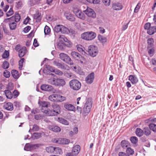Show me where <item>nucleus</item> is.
I'll return each mask as SVG.
<instances>
[{
  "instance_id": "1",
  "label": "nucleus",
  "mask_w": 156,
  "mask_h": 156,
  "mask_svg": "<svg viewBox=\"0 0 156 156\" xmlns=\"http://www.w3.org/2000/svg\"><path fill=\"white\" fill-rule=\"evenodd\" d=\"M95 33L92 31H89L83 33L81 37L82 38L87 41H91L94 39L96 37Z\"/></svg>"
},
{
  "instance_id": "2",
  "label": "nucleus",
  "mask_w": 156,
  "mask_h": 156,
  "mask_svg": "<svg viewBox=\"0 0 156 156\" xmlns=\"http://www.w3.org/2000/svg\"><path fill=\"white\" fill-rule=\"evenodd\" d=\"M54 30L55 33H58L60 32L63 34H67L69 32V29L65 26L60 25H57L55 26ZM56 36V34L55 33Z\"/></svg>"
},
{
  "instance_id": "3",
  "label": "nucleus",
  "mask_w": 156,
  "mask_h": 156,
  "mask_svg": "<svg viewBox=\"0 0 156 156\" xmlns=\"http://www.w3.org/2000/svg\"><path fill=\"white\" fill-rule=\"evenodd\" d=\"M69 86L71 89L74 90H77L80 89L81 84L77 80L74 79L69 82Z\"/></svg>"
},
{
  "instance_id": "4",
  "label": "nucleus",
  "mask_w": 156,
  "mask_h": 156,
  "mask_svg": "<svg viewBox=\"0 0 156 156\" xmlns=\"http://www.w3.org/2000/svg\"><path fill=\"white\" fill-rule=\"evenodd\" d=\"M88 51L89 55L93 57L96 56L98 52L97 47L93 45H90L88 47Z\"/></svg>"
},
{
  "instance_id": "5",
  "label": "nucleus",
  "mask_w": 156,
  "mask_h": 156,
  "mask_svg": "<svg viewBox=\"0 0 156 156\" xmlns=\"http://www.w3.org/2000/svg\"><path fill=\"white\" fill-rule=\"evenodd\" d=\"M92 107V102L91 101H87L85 104L83 109L82 114L84 116H86L89 113Z\"/></svg>"
},
{
  "instance_id": "6",
  "label": "nucleus",
  "mask_w": 156,
  "mask_h": 156,
  "mask_svg": "<svg viewBox=\"0 0 156 156\" xmlns=\"http://www.w3.org/2000/svg\"><path fill=\"white\" fill-rule=\"evenodd\" d=\"M72 56L75 60L78 61L81 63L83 64L85 59L77 52L72 51L71 53Z\"/></svg>"
},
{
  "instance_id": "7",
  "label": "nucleus",
  "mask_w": 156,
  "mask_h": 156,
  "mask_svg": "<svg viewBox=\"0 0 156 156\" xmlns=\"http://www.w3.org/2000/svg\"><path fill=\"white\" fill-rule=\"evenodd\" d=\"M60 58L63 61L70 65L73 64V62L68 55L64 53H61L59 55Z\"/></svg>"
},
{
  "instance_id": "8",
  "label": "nucleus",
  "mask_w": 156,
  "mask_h": 156,
  "mask_svg": "<svg viewBox=\"0 0 156 156\" xmlns=\"http://www.w3.org/2000/svg\"><path fill=\"white\" fill-rule=\"evenodd\" d=\"M53 64L57 66L58 68L61 69L69 70L70 69L69 67L67 65L64 63L62 64L59 62L58 61L55 60L53 62Z\"/></svg>"
},
{
  "instance_id": "9",
  "label": "nucleus",
  "mask_w": 156,
  "mask_h": 156,
  "mask_svg": "<svg viewBox=\"0 0 156 156\" xmlns=\"http://www.w3.org/2000/svg\"><path fill=\"white\" fill-rule=\"evenodd\" d=\"M85 6L87 7V9L85 10H83V11L88 16L92 18H95L96 15L94 11L88 7L87 6Z\"/></svg>"
},
{
  "instance_id": "10",
  "label": "nucleus",
  "mask_w": 156,
  "mask_h": 156,
  "mask_svg": "<svg viewBox=\"0 0 156 156\" xmlns=\"http://www.w3.org/2000/svg\"><path fill=\"white\" fill-rule=\"evenodd\" d=\"M53 142L58 143L59 144H66L69 143L70 140L66 138H59L58 139H55L53 141Z\"/></svg>"
},
{
  "instance_id": "11",
  "label": "nucleus",
  "mask_w": 156,
  "mask_h": 156,
  "mask_svg": "<svg viewBox=\"0 0 156 156\" xmlns=\"http://www.w3.org/2000/svg\"><path fill=\"white\" fill-rule=\"evenodd\" d=\"M94 73H91L88 75L85 79V81L87 84L92 83L94 79Z\"/></svg>"
},
{
  "instance_id": "12",
  "label": "nucleus",
  "mask_w": 156,
  "mask_h": 156,
  "mask_svg": "<svg viewBox=\"0 0 156 156\" xmlns=\"http://www.w3.org/2000/svg\"><path fill=\"white\" fill-rule=\"evenodd\" d=\"M80 151V146L79 145H76L73 147L72 152L68 154H72L73 156H75L79 153Z\"/></svg>"
},
{
  "instance_id": "13",
  "label": "nucleus",
  "mask_w": 156,
  "mask_h": 156,
  "mask_svg": "<svg viewBox=\"0 0 156 156\" xmlns=\"http://www.w3.org/2000/svg\"><path fill=\"white\" fill-rule=\"evenodd\" d=\"M41 111L48 116H53L57 115L56 113H55L54 112V111L52 110H44L43 108H42Z\"/></svg>"
},
{
  "instance_id": "14",
  "label": "nucleus",
  "mask_w": 156,
  "mask_h": 156,
  "mask_svg": "<svg viewBox=\"0 0 156 156\" xmlns=\"http://www.w3.org/2000/svg\"><path fill=\"white\" fill-rule=\"evenodd\" d=\"M41 89L43 90L49 91L52 90L53 88L51 85L47 84H43L41 86Z\"/></svg>"
},
{
  "instance_id": "15",
  "label": "nucleus",
  "mask_w": 156,
  "mask_h": 156,
  "mask_svg": "<svg viewBox=\"0 0 156 156\" xmlns=\"http://www.w3.org/2000/svg\"><path fill=\"white\" fill-rule=\"evenodd\" d=\"M55 102H62L66 100V98L60 95L54 94Z\"/></svg>"
},
{
  "instance_id": "16",
  "label": "nucleus",
  "mask_w": 156,
  "mask_h": 156,
  "mask_svg": "<svg viewBox=\"0 0 156 156\" xmlns=\"http://www.w3.org/2000/svg\"><path fill=\"white\" fill-rule=\"evenodd\" d=\"M39 104L40 105V106L41 107V110L42 108H43L44 110H47L48 107L50 105V103L47 101L39 102Z\"/></svg>"
},
{
  "instance_id": "17",
  "label": "nucleus",
  "mask_w": 156,
  "mask_h": 156,
  "mask_svg": "<svg viewBox=\"0 0 156 156\" xmlns=\"http://www.w3.org/2000/svg\"><path fill=\"white\" fill-rule=\"evenodd\" d=\"M112 8L114 10H119L122 9L123 6L120 3L117 2L112 4Z\"/></svg>"
},
{
  "instance_id": "18",
  "label": "nucleus",
  "mask_w": 156,
  "mask_h": 156,
  "mask_svg": "<svg viewBox=\"0 0 156 156\" xmlns=\"http://www.w3.org/2000/svg\"><path fill=\"white\" fill-rule=\"evenodd\" d=\"M48 128L50 130L54 132H58L61 131L60 128L57 126H49Z\"/></svg>"
},
{
  "instance_id": "19",
  "label": "nucleus",
  "mask_w": 156,
  "mask_h": 156,
  "mask_svg": "<svg viewBox=\"0 0 156 156\" xmlns=\"http://www.w3.org/2000/svg\"><path fill=\"white\" fill-rule=\"evenodd\" d=\"M65 15L66 19L68 20L71 21H75V18L74 16L70 13L65 12Z\"/></svg>"
},
{
  "instance_id": "20",
  "label": "nucleus",
  "mask_w": 156,
  "mask_h": 156,
  "mask_svg": "<svg viewBox=\"0 0 156 156\" xmlns=\"http://www.w3.org/2000/svg\"><path fill=\"white\" fill-rule=\"evenodd\" d=\"M54 112L57 115L60 113V106L57 104H54L52 106Z\"/></svg>"
},
{
  "instance_id": "21",
  "label": "nucleus",
  "mask_w": 156,
  "mask_h": 156,
  "mask_svg": "<svg viewBox=\"0 0 156 156\" xmlns=\"http://www.w3.org/2000/svg\"><path fill=\"white\" fill-rule=\"evenodd\" d=\"M129 79L133 84H135L138 82V80L135 75H130L129 76Z\"/></svg>"
},
{
  "instance_id": "22",
  "label": "nucleus",
  "mask_w": 156,
  "mask_h": 156,
  "mask_svg": "<svg viewBox=\"0 0 156 156\" xmlns=\"http://www.w3.org/2000/svg\"><path fill=\"white\" fill-rule=\"evenodd\" d=\"M3 107L4 108L9 111H12L13 108V104L10 102H8L5 104Z\"/></svg>"
},
{
  "instance_id": "23",
  "label": "nucleus",
  "mask_w": 156,
  "mask_h": 156,
  "mask_svg": "<svg viewBox=\"0 0 156 156\" xmlns=\"http://www.w3.org/2000/svg\"><path fill=\"white\" fill-rule=\"evenodd\" d=\"M27 52V49L25 47H23L19 52V56L20 58L23 57L26 54Z\"/></svg>"
},
{
  "instance_id": "24",
  "label": "nucleus",
  "mask_w": 156,
  "mask_h": 156,
  "mask_svg": "<svg viewBox=\"0 0 156 156\" xmlns=\"http://www.w3.org/2000/svg\"><path fill=\"white\" fill-rule=\"evenodd\" d=\"M64 107L66 109L69 111H73L75 109V108L73 105L67 103L65 104Z\"/></svg>"
},
{
  "instance_id": "25",
  "label": "nucleus",
  "mask_w": 156,
  "mask_h": 156,
  "mask_svg": "<svg viewBox=\"0 0 156 156\" xmlns=\"http://www.w3.org/2000/svg\"><path fill=\"white\" fill-rule=\"evenodd\" d=\"M59 41L60 42L65 44V42H68L69 40L64 35H59L58 36Z\"/></svg>"
},
{
  "instance_id": "26",
  "label": "nucleus",
  "mask_w": 156,
  "mask_h": 156,
  "mask_svg": "<svg viewBox=\"0 0 156 156\" xmlns=\"http://www.w3.org/2000/svg\"><path fill=\"white\" fill-rule=\"evenodd\" d=\"M156 32V26H153L151 27L147 31V32L148 34L151 35Z\"/></svg>"
},
{
  "instance_id": "27",
  "label": "nucleus",
  "mask_w": 156,
  "mask_h": 156,
  "mask_svg": "<svg viewBox=\"0 0 156 156\" xmlns=\"http://www.w3.org/2000/svg\"><path fill=\"white\" fill-rule=\"evenodd\" d=\"M12 76L13 78L17 79L20 77V74L16 70H13L11 71Z\"/></svg>"
},
{
  "instance_id": "28",
  "label": "nucleus",
  "mask_w": 156,
  "mask_h": 156,
  "mask_svg": "<svg viewBox=\"0 0 156 156\" xmlns=\"http://www.w3.org/2000/svg\"><path fill=\"white\" fill-rule=\"evenodd\" d=\"M58 78H52L48 80V82L50 84L56 86Z\"/></svg>"
},
{
  "instance_id": "29",
  "label": "nucleus",
  "mask_w": 156,
  "mask_h": 156,
  "mask_svg": "<svg viewBox=\"0 0 156 156\" xmlns=\"http://www.w3.org/2000/svg\"><path fill=\"white\" fill-rule=\"evenodd\" d=\"M65 80L62 79H58L56 86H63L65 84Z\"/></svg>"
},
{
  "instance_id": "30",
  "label": "nucleus",
  "mask_w": 156,
  "mask_h": 156,
  "mask_svg": "<svg viewBox=\"0 0 156 156\" xmlns=\"http://www.w3.org/2000/svg\"><path fill=\"white\" fill-rule=\"evenodd\" d=\"M9 26L10 29L11 30H15L17 26V24L16 22H10L9 23Z\"/></svg>"
},
{
  "instance_id": "31",
  "label": "nucleus",
  "mask_w": 156,
  "mask_h": 156,
  "mask_svg": "<svg viewBox=\"0 0 156 156\" xmlns=\"http://www.w3.org/2000/svg\"><path fill=\"white\" fill-rule=\"evenodd\" d=\"M39 129V127L36 124H34L32 126H30V130L29 132L30 131H37Z\"/></svg>"
},
{
  "instance_id": "32",
  "label": "nucleus",
  "mask_w": 156,
  "mask_h": 156,
  "mask_svg": "<svg viewBox=\"0 0 156 156\" xmlns=\"http://www.w3.org/2000/svg\"><path fill=\"white\" fill-rule=\"evenodd\" d=\"M76 48L78 51L82 53V54L84 55L85 52L84 51L85 48L82 45L79 44L76 46Z\"/></svg>"
},
{
  "instance_id": "33",
  "label": "nucleus",
  "mask_w": 156,
  "mask_h": 156,
  "mask_svg": "<svg viewBox=\"0 0 156 156\" xmlns=\"http://www.w3.org/2000/svg\"><path fill=\"white\" fill-rule=\"evenodd\" d=\"M7 98L8 99H11L12 98L13 94L10 90H5L4 91Z\"/></svg>"
},
{
  "instance_id": "34",
  "label": "nucleus",
  "mask_w": 156,
  "mask_h": 156,
  "mask_svg": "<svg viewBox=\"0 0 156 156\" xmlns=\"http://www.w3.org/2000/svg\"><path fill=\"white\" fill-rule=\"evenodd\" d=\"M121 145L123 148H125L129 146V142L126 140H122L121 142Z\"/></svg>"
},
{
  "instance_id": "35",
  "label": "nucleus",
  "mask_w": 156,
  "mask_h": 156,
  "mask_svg": "<svg viewBox=\"0 0 156 156\" xmlns=\"http://www.w3.org/2000/svg\"><path fill=\"white\" fill-rule=\"evenodd\" d=\"M136 133L137 136L140 137L144 134V131L139 128H137L136 130Z\"/></svg>"
},
{
  "instance_id": "36",
  "label": "nucleus",
  "mask_w": 156,
  "mask_h": 156,
  "mask_svg": "<svg viewBox=\"0 0 156 156\" xmlns=\"http://www.w3.org/2000/svg\"><path fill=\"white\" fill-rule=\"evenodd\" d=\"M41 136V134L40 133H34L32 135V138L34 139H37Z\"/></svg>"
},
{
  "instance_id": "37",
  "label": "nucleus",
  "mask_w": 156,
  "mask_h": 156,
  "mask_svg": "<svg viewBox=\"0 0 156 156\" xmlns=\"http://www.w3.org/2000/svg\"><path fill=\"white\" fill-rule=\"evenodd\" d=\"M54 154H62L63 152L61 149L58 147H54Z\"/></svg>"
},
{
  "instance_id": "38",
  "label": "nucleus",
  "mask_w": 156,
  "mask_h": 156,
  "mask_svg": "<svg viewBox=\"0 0 156 156\" xmlns=\"http://www.w3.org/2000/svg\"><path fill=\"white\" fill-rule=\"evenodd\" d=\"M98 37V40L103 43H105L107 42V38L105 37L99 35Z\"/></svg>"
},
{
  "instance_id": "39",
  "label": "nucleus",
  "mask_w": 156,
  "mask_h": 156,
  "mask_svg": "<svg viewBox=\"0 0 156 156\" xmlns=\"http://www.w3.org/2000/svg\"><path fill=\"white\" fill-rule=\"evenodd\" d=\"M76 16L78 18L82 19L84 20L85 17L84 13L81 11H80L76 15Z\"/></svg>"
},
{
  "instance_id": "40",
  "label": "nucleus",
  "mask_w": 156,
  "mask_h": 156,
  "mask_svg": "<svg viewBox=\"0 0 156 156\" xmlns=\"http://www.w3.org/2000/svg\"><path fill=\"white\" fill-rule=\"evenodd\" d=\"M46 150L48 153L54 154V147L51 146L47 147L46 148Z\"/></svg>"
},
{
  "instance_id": "41",
  "label": "nucleus",
  "mask_w": 156,
  "mask_h": 156,
  "mask_svg": "<svg viewBox=\"0 0 156 156\" xmlns=\"http://www.w3.org/2000/svg\"><path fill=\"white\" fill-rule=\"evenodd\" d=\"M41 16L39 13L34 15V19L36 20V21L38 22L40 21L41 19Z\"/></svg>"
},
{
  "instance_id": "42",
  "label": "nucleus",
  "mask_w": 156,
  "mask_h": 156,
  "mask_svg": "<svg viewBox=\"0 0 156 156\" xmlns=\"http://www.w3.org/2000/svg\"><path fill=\"white\" fill-rule=\"evenodd\" d=\"M59 121L60 123L66 125L69 124V123L67 120L62 118L59 119Z\"/></svg>"
},
{
  "instance_id": "43",
  "label": "nucleus",
  "mask_w": 156,
  "mask_h": 156,
  "mask_svg": "<svg viewBox=\"0 0 156 156\" xmlns=\"http://www.w3.org/2000/svg\"><path fill=\"white\" fill-rule=\"evenodd\" d=\"M21 19V17L20 15L17 12H16L14 15V19L16 22H19Z\"/></svg>"
},
{
  "instance_id": "44",
  "label": "nucleus",
  "mask_w": 156,
  "mask_h": 156,
  "mask_svg": "<svg viewBox=\"0 0 156 156\" xmlns=\"http://www.w3.org/2000/svg\"><path fill=\"white\" fill-rule=\"evenodd\" d=\"M65 44L63 43L58 41L57 44V48L60 50H62L64 49Z\"/></svg>"
},
{
  "instance_id": "45",
  "label": "nucleus",
  "mask_w": 156,
  "mask_h": 156,
  "mask_svg": "<svg viewBox=\"0 0 156 156\" xmlns=\"http://www.w3.org/2000/svg\"><path fill=\"white\" fill-rule=\"evenodd\" d=\"M130 141L132 143L134 144H136L138 142L137 138L135 136H132L130 138Z\"/></svg>"
},
{
  "instance_id": "46",
  "label": "nucleus",
  "mask_w": 156,
  "mask_h": 156,
  "mask_svg": "<svg viewBox=\"0 0 156 156\" xmlns=\"http://www.w3.org/2000/svg\"><path fill=\"white\" fill-rule=\"evenodd\" d=\"M9 67V63L6 61H4L2 65V67L4 69H8Z\"/></svg>"
},
{
  "instance_id": "47",
  "label": "nucleus",
  "mask_w": 156,
  "mask_h": 156,
  "mask_svg": "<svg viewBox=\"0 0 156 156\" xmlns=\"http://www.w3.org/2000/svg\"><path fill=\"white\" fill-rule=\"evenodd\" d=\"M51 31L50 28L47 26H46L44 28V33L45 35H47L49 34V33Z\"/></svg>"
},
{
  "instance_id": "48",
  "label": "nucleus",
  "mask_w": 156,
  "mask_h": 156,
  "mask_svg": "<svg viewBox=\"0 0 156 156\" xmlns=\"http://www.w3.org/2000/svg\"><path fill=\"white\" fill-rule=\"evenodd\" d=\"M149 128L154 132H156V125L154 123H151L149 125Z\"/></svg>"
},
{
  "instance_id": "49",
  "label": "nucleus",
  "mask_w": 156,
  "mask_h": 156,
  "mask_svg": "<svg viewBox=\"0 0 156 156\" xmlns=\"http://www.w3.org/2000/svg\"><path fill=\"white\" fill-rule=\"evenodd\" d=\"M154 42L153 39L152 38H149L147 40V43L148 46L152 47L153 45Z\"/></svg>"
},
{
  "instance_id": "50",
  "label": "nucleus",
  "mask_w": 156,
  "mask_h": 156,
  "mask_svg": "<svg viewBox=\"0 0 156 156\" xmlns=\"http://www.w3.org/2000/svg\"><path fill=\"white\" fill-rule=\"evenodd\" d=\"M144 133L147 135H149L150 134L151 132L149 129L148 127H145L144 129Z\"/></svg>"
},
{
  "instance_id": "51",
  "label": "nucleus",
  "mask_w": 156,
  "mask_h": 156,
  "mask_svg": "<svg viewBox=\"0 0 156 156\" xmlns=\"http://www.w3.org/2000/svg\"><path fill=\"white\" fill-rule=\"evenodd\" d=\"M45 67L47 70L51 72H53L55 69L53 67L49 65H45Z\"/></svg>"
},
{
  "instance_id": "52",
  "label": "nucleus",
  "mask_w": 156,
  "mask_h": 156,
  "mask_svg": "<svg viewBox=\"0 0 156 156\" xmlns=\"http://www.w3.org/2000/svg\"><path fill=\"white\" fill-rule=\"evenodd\" d=\"M126 153L132 155L134 154L133 149L130 147H127L126 150Z\"/></svg>"
},
{
  "instance_id": "53",
  "label": "nucleus",
  "mask_w": 156,
  "mask_h": 156,
  "mask_svg": "<svg viewBox=\"0 0 156 156\" xmlns=\"http://www.w3.org/2000/svg\"><path fill=\"white\" fill-rule=\"evenodd\" d=\"M9 56V53L8 51L5 50L2 55V57L4 58H6Z\"/></svg>"
},
{
  "instance_id": "54",
  "label": "nucleus",
  "mask_w": 156,
  "mask_h": 156,
  "mask_svg": "<svg viewBox=\"0 0 156 156\" xmlns=\"http://www.w3.org/2000/svg\"><path fill=\"white\" fill-rule=\"evenodd\" d=\"M53 72H54L55 74L59 76H62L63 74V73L62 71L58 69H55Z\"/></svg>"
},
{
  "instance_id": "55",
  "label": "nucleus",
  "mask_w": 156,
  "mask_h": 156,
  "mask_svg": "<svg viewBox=\"0 0 156 156\" xmlns=\"http://www.w3.org/2000/svg\"><path fill=\"white\" fill-rule=\"evenodd\" d=\"M25 60L24 58H22L19 62V69L21 70L23 66V63Z\"/></svg>"
},
{
  "instance_id": "56",
  "label": "nucleus",
  "mask_w": 156,
  "mask_h": 156,
  "mask_svg": "<svg viewBox=\"0 0 156 156\" xmlns=\"http://www.w3.org/2000/svg\"><path fill=\"white\" fill-rule=\"evenodd\" d=\"M80 11V10L78 8L76 7H74L73 8V12L74 14H75L76 16Z\"/></svg>"
},
{
  "instance_id": "57",
  "label": "nucleus",
  "mask_w": 156,
  "mask_h": 156,
  "mask_svg": "<svg viewBox=\"0 0 156 156\" xmlns=\"http://www.w3.org/2000/svg\"><path fill=\"white\" fill-rule=\"evenodd\" d=\"M80 11V10L78 8L76 7H74L73 8V12L74 14H75L76 16Z\"/></svg>"
},
{
  "instance_id": "58",
  "label": "nucleus",
  "mask_w": 156,
  "mask_h": 156,
  "mask_svg": "<svg viewBox=\"0 0 156 156\" xmlns=\"http://www.w3.org/2000/svg\"><path fill=\"white\" fill-rule=\"evenodd\" d=\"M4 76L6 78H9L10 76V73L8 71L6 70L3 73Z\"/></svg>"
},
{
  "instance_id": "59",
  "label": "nucleus",
  "mask_w": 156,
  "mask_h": 156,
  "mask_svg": "<svg viewBox=\"0 0 156 156\" xmlns=\"http://www.w3.org/2000/svg\"><path fill=\"white\" fill-rule=\"evenodd\" d=\"M31 146L28 144H26L24 147V150L27 151H30L31 150Z\"/></svg>"
},
{
  "instance_id": "60",
  "label": "nucleus",
  "mask_w": 156,
  "mask_h": 156,
  "mask_svg": "<svg viewBox=\"0 0 156 156\" xmlns=\"http://www.w3.org/2000/svg\"><path fill=\"white\" fill-rule=\"evenodd\" d=\"M13 14V11L12 8H10L9 10L6 13V15L7 16H9L12 15Z\"/></svg>"
},
{
  "instance_id": "61",
  "label": "nucleus",
  "mask_w": 156,
  "mask_h": 156,
  "mask_svg": "<svg viewBox=\"0 0 156 156\" xmlns=\"http://www.w3.org/2000/svg\"><path fill=\"white\" fill-rule=\"evenodd\" d=\"M14 88V85L12 83H9L8 84V86L7 89L8 90H12Z\"/></svg>"
},
{
  "instance_id": "62",
  "label": "nucleus",
  "mask_w": 156,
  "mask_h": 156,
  "mask_svg": "<svg viewBox=\"0 0 156 156\" xmlns=\"http://www.w3.org/2000/svg\"><path fill=\"white\" fill-rule=\"evenodd\" d=\"M104 5L106 6H108L110 5V0H102Z\"/></svg>"
},
{
  "instance_id": "63",
  "label": "nucleus",
  "mask_w": 156,
  "mask_h": 156,
  "mask_svg": "<svg viewBox=\"0 0 156 156\" xmlns=\"http://www.w3.org/2000/svg\"><path fill=\"white\" fill-rule=\"evenodd\" d=\"M150 27L151 23H147L145 24L144 28L145 30H148L149 28L151 27Z\"/></svg>"
},
{
  "instance_id": "64",
  "label": "nucleus",
  "mask_w": 156,
  "mask_h": 156,
  "mask_svg": "<svg viewBox=\"0 0 156 156\" xmlns=\"http://www.w3.org/2000/svg\"><path fill=\"white\" fill-rule=\"evenodd\" d=\"M140 3H138L136 6L134 12H138V10L140 9Z\"/></svg>"
}]
</instances>
